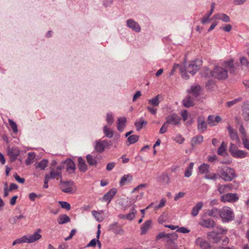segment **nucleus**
<instances>
[{
    "mask_svg": "<svg viewBox=\"0 0 249 249\" xmlns=\"http://www.w3.org/2000/svg\"><path fill=\"white\" fill-rule=\"evenodd\" d=\"M233 60L231 59L228 61H225L224 66L225 69L220 67H216L213 71H211L209 69H205L207 71L206 75H212L218 79H225L228 77V70L231 73H234L237 68L233 64Z\"/></svg>",
    "mask_w": 249,
    "mask_h": 249,
    "instance_id": "f257e3e1",
    "label": "nucleus"
},
{
    "mask_svg": "<svg viewBox=\"0 0 249 249\" xmlns=\"http://www.w3.org/2000/svg\"><path fill=\"white\" fill-rule=\"evenodd\" d=\"M219 178L225 181H231L236 178L234 170L230 167L226 166L219 169Z\"/></svg>",
    "mask_w": 249,
    "mask_h": 249,
    "instance_id": "f03ea898",
    "label": "nucleus"
},
{
    "mask_svg": "<svg viewBox=\"0 0 249 249\" xmlns=\"http://www.w3.org/2000/svg\"><path fill=\"white\" fill-rule=\"evenodd\" d=\"M234 213L231 209L229 207L225 206L221 209L220 217L224 222L231 221L234 219Z\"/></svg>",
    "mask_w": 249,
    "mask_h": 249,
    "instance_id": "7ed1b4c3",
    "label": "nucleus"
},
{
    "mask_svg": "<svg viewBox=\"0 0 249 249\" xmlns=\"http://www.w3.org/2000/svg\"><path fill=\"white\" fill-rule=\"evenodd\" d=\"M202 61L200 60L191 61L185 66V71L193 75L198 70L202 65Z\"/></svg>",
    "mask_w": 249,
    "mask_h": 249,
    "instance_id": "20e7f679",
    "label": "nucleus"
},
{
    "mask_svg": "<svg viewBox=\"0 0 249 249\" xmlns=\"http://www.w3.org/2000/svg\"><path fill=\"white\" fill-rule=\"evenodd\" d=\"M74 183L72 181L69 180L64 181L61 180L60 181V189L61 191L65 193L72 194L74 192L72 186Z\"/></svg>",
    "mask_w": 249,
    "mask_h": 249,
    "instance_id": "39448f33",
    "label": "nucleus"
},
{
    "mask_svg": "<svg viewBox=\"0 0 249 249\" xmlns=\"http://www.w3.org/2000/svg\"><path fill=\"white\" fill-rule=\"evenodd\" d=\"M238 199L239 196L236 193H227L220 196L221 201L224 203H233L237 201Z\"/></svg>",
    "mask_w": 249,
    "mask_h": 249,
    "instance_id": "423d86ee",
    "label": "nucleus"
},
{
    "mask_svg": "<svg viewBox=\"0 0 249 249\" xmlns=\"http://www.w3.org/2000/svg\"><path fill=\"white\" fill-rule=\"evenodd\" d=\"M165 119V122L168 124H171L173 125L179 124L181 121L180 117L175 113L168 115L166 117Z\"/></svg>",
    "mask_w": 249,
    "mask_h": 249,
    "instance_id": "0eeeda50",
    "label": "nucleus"
},
{
    "mask_svg": "<svg viewBox=\"0 0 249 249\" xmlns=\"http://www.w3.org/2000/svg\"><path fill=\"white\" fill-rule=\"evenodd\" d=\"M41 229H38L33 234H29L25 235L27 243H32L38 241L41 238L42 235L40 234Z\"/></svg>",
    "mask_w": 249,
    "mask_h": 249,
    "instance_id": "6e6552de",
    "label": "nucleus"
},
{
    "mask_svg": "<svg viewBox=\"0 0 249 249\" xmlns=\"http://www.w3.org/2000/svg\"><path fill=\"white\" fill-rule=\"evenodd\" d=\"M107 230L112 231L116 235H123L124 234V230L119 225L118 222H114L110 224L108 226Z\"/></svg>",
    "mask_w": 249,
    "mask_h": 249,
    "instance_id": "1a4fd4ad",
    "label": "nucleus"
},
{
    "mask_svg": "<svg viewBox=\"0 0 249 249\" xmlns=\"http://www.w3.org/2000/svg\"><path fill=\"white\" fill-rule=\"evenodd\" d=\"M20 154V150L17 147L9 148L7 150V154L9 156L11 161H15Z\"/></svg>",
    "mask_w": 249,
    "mask_h": 249,
    "instance_id": "9d476101",
    "label": "nucleus"
},
{
    "mask_svg": "<svg viewBox=\"0 0 249 249\" xmlns=\"http://www.w3.org/2000/svg\"><path fill=\"white\" fill-rule=\"evenodd\" d=\"M197 129L200 132L202 133L206 130L208 123L206 122L204 117L199 116L197 118Z\"/></svg>",
    "mask_w": 249,
    "mask_h": 249,
    "instance_id": "9b49d317",
    "label": "nucleus"
},
{
    "mask_svg": "<svg viewBox=\"0 0 249 249\" xmlns=\"http://www.w3.org/2000/svg\"><path fill=\"white\" fill-rule=\"evenodd\" d=\"M126 25L136 33H139L141 28L139 24L132 19H129L126 21Z\"/></svg>",
    "mask_w": 249,
    "mask_h": 249,
    "instance_id": "f8f14e48",
    "label": "nucleus"
},
{
    "mask_svg": "<svg viewBox=\"0 0 249 249\" xmlns=\"http://www.w3.org/2000/svg\"><path fill=\"white\" fill-rule=\"evenodd\" d=\"M196 244L201 249H210L211 248L210 244L208 241L200 237L196 240Z\"/></svg>",
    "mask_w": 249,
    "mask_h": 249,
    "instance_id": "ddd939ff",
    "label": "nucleus"
},
{
    "mask_svg": "<svg viewBox=\"0 0 249 249\" xmlns=\"http://www.w3.org/2000/svg\"><path fill=\"white\" fill-rule=\"evenodd\" d=\"M215 222L212 218L203 219L199 222V225L203 227L212 229L215 226Z\"/></svg>",
    "mask_w": 249,
    "mask_h": 249,
    "instance_id": "4468645a",
    "label": "nucleus"
},
{
    "mask_svg": "<svg viewBox=\"0 0 249 249\" xmlns=\"http://www.w3.org/2000/svg\"><path fill=\"white\" fill-rule=\"evenodd\" d=\"M196 97L189 94L182 100V104L186 107H193L195 105L194 101Z\"/></svg>",
    "mask_w": 249,
    "mask_h": 249,
    "instance_id": "2eb2a0df",
    "label": "nucleus"
},
{
    "mask_svg": "<svg viewBox=\"0 0 249 249\" xmlns=\"http://www.w3.org/2000/svg\"><path fill=\"white\" fill-rule=\"evenodd\" d=\"M116 193L117 189L114 188H112L103 196L101 200L107 202V203H109L111 201L113 196L116 195Z\"/></svg>",
    "mask_w": 249,
    "mask_h": 249,
    "instance_id": "dca6fc26",
    "label": "nucleus"
},
{
    "mask_svg": "<svg viewBox=\"0 0 249 249\" xmlns=\"http://www.w3.org/2000/svg\"><path fill=\"white\" fill-rule=\"evenodd\" d=\"M207 236L209 240L213 243H217L221 239V237L215 231L209 232Z\"/></svg>",
    "mask_w": 249,
    "mask_h": 249,
    "instance_id": "f3484780",
    "label": "nucleus"
},
{
    "mask_svg": "<svg viewBox=\"0 0 249 249\" xmlns=\"http://www.w3.org/2000/svg\"><path fill=\"white\" fill-rule=\"evenodd\" d=\"M63 168L62 166H58L57 167L56 170L52 169L50 171V174H49V177L50 179H54L56 177H62L61 170Z\"/></svg>",
    "mask_w": 249,
    "mask_h": 249,
    "instance_id": "a211bd4d",
    "label": "nucleus"
},
{
    "mask_svg": "<svg viewBox=\"0 0 249 249\" xmlns=\"http://www.w3.org/2000/svg\"><path fill=\"white\" fill-rule=\"evenodd\" d=\"M164 237L168 238L170 241H173L174 240H176L177 239L178 235L176 233H173L171 234L169 233L166 234L162 232L158 234L156 237V239L159 240Z\"/></svg>",
    "mask_w": 249,
    "mask_h": 249,
    "instance_id": "6ab92c4d",
    "label": "nucleus"
},
{
    "mask_svg": "<svg viewBox=\"0 0 249 249\" xmlns=\"http://www.w3.org/2000/svg\"><path fill=\"white\" fill-rule=\"evenodd\" d=\"M64 163L66 166V168L67 172H69L70 173H74L75 170V164L73 160L68 159Z\"/></svg>",
    "mask_w": 249,
    "mask_h": 249,
    "instance_id": "aec40b11",
    "label": "nucleus"
},
{
    "mask_svg": "<svg viewBox=\"0 0 249 249\" xmlns=\"http://www.w3.org/2000/svg\"><path fill=\"white\" fill-rule=\"evenodd\" d=\"M107 145L108 142L106 140L97 141L95 146V149L96 151L101 153L104 151L106 146Z\"/></svg>",
    "mask_w": 249,
    "mask_h": 249,
    "instance_id": "412c9836",
    "label": "nucleus"
},
{
    "mask_svg": "<svg viewBox=\"0 0 249 249\" xmlns=\"http://www.w3.org/2000/svg\"><path fill=\"white\" fill-rule=\"evenodd\" d=\"M200 89V87L198 85L192 86L190 89L187 90V92L190 95L197 98L199 95Z\"/></svg>",
    "mask_w": 249,
    "mask_h": 249,
    "instance_id": "4be33fe9",
    "label": "nucleus"
},
{
    "mask_svg": "<svg viewBox=\"0 0 249 249\" xmlns=\"http://www.w3.org/2000/svg\"><path fill=\"white\" fill-rule=\"evenodd\" d=\"M241 68L244 71H249V61L245 57H241L239 59Z\"/></svg>",
    "mask_w": 249,
    "mask_h": 249,
    "instance_id": "5701e85b",
    "label": "nucleus"
},
{
    "mask_svg": "<svg viewBox=\"0 0 249 249\" xmlns=\"http://www.w3.org/2000/svg\"><path fill=\"white\" fill-rule=\"evenodd\" d=\"M126 123V119L125 117H121L118 118L117 120V129L119 131L122 132L125 126Z\"/></svg>",
    "mask_w": 249,
    "mask_h": 249,
    "instance_id": "b1692460",
    "label": "nucleus"
},
{
    "mask_svg": "<svg viewBox=\"0 0 249 249\" xmlns=\"http://www.w3.org/2000/svg\"><path fill=\"white\" fill-rule=\"evenodd\" d=\"M227 129L229 131L231 139L232 141H234L236 142H238L239 141V139L237 132L230 125H229L227 127Z\"/></svg>",
    "mask_w": 249,
    "mask_h": 249,
    "instance_id": "393cba45",
    "label": "nucleus"
},
{
    "mask_svg": "<svg viewBox=\"0 0 249 249\" xmlns=\"http://www.w3.org/2000/svg\"><path fill=\"white\" fill-rule=\"evenodd\" d=\"M243 116L246 121H249V102H246L244 103Z\"/></svg>",
    "mask_w": 249,
    "mask_h": 249,
    "instance_id": "a878e982",
    "label": "nucleus"
},
{
    "mask_svg": "<svg viewBox=\"0 0 249 249\" xmlns=\"http://www.w3.org/2000/svg\"><path fill=\"white\" fill-rule=\"evenodd\" d=\"M221 213V209H219L217 208H213L211 210L208 211V214L212 217L215 218H218L220 217Z\"/></svg>",
    "mask_w": 249,
    "mask_h": 249,
    "instance_id": "bb28decb",
    "label": "nucleus"
},
{
    "mask_svg": "<svg viewBox=\"0 0 249 249\" xmlns=\"http://www.w3.org/2000/svg\"><path fill=\"white\" fill-rule=\"evenodd\" d=\"M132 179V176L130 174L124 175L122 177L120 181V185L121 186H124L130 182Z\"/></svg>",
    "mask_w": 249,
    "mask_h": 249,
    "instance_id": "cd10ccee",
    "label": "nucleus"
},
{
    "mask_svg": "<svg viewBox=\"0 0 249 249\" xmlns=\"http://www.w3.org/2000/svg\"><path fill=\"white\" fill-rule=\"evenodd\" d=\"M151 221L150 220H148L146 221L141 226V234L142 235L145 234L147 231L150 229Z\"/></svg>",
    "mask_w": 249,
    "mask_h": 249,
    "instance_id": "c85d7f7f",
    "label": "nucleus"
},
{
    "mask_svg": "<svg viewBox=\"0 0 249 249\" xmlns=\"http://www.w3.org/2000/svg\"><path fill=\"white\" fill-rule=\"evenodd\" d=\"M203 141V137L201 135H197L193 137L191 141V144L193 148L195 145L201 144Z\"/></svg>",
    "mask_w": 249,
    "mask_h": 249,
    "instance_id": "c756f323",
    "label": "nucleus"
},
{
    "mask_svg": "<svg viewBox=\"0 0 249 249\" xmlns=\"http://www.w3.org/2000/svg\"><path fill=\"white\" fill-rule=\"evenodd\" d=\"M213 18L216 19L221 20L223 22L226 23L230 21V18L229 17L224 13H218L217 14H216L214 15Z\"/></svg>",
    "mask_w": 249,
    "mask_h": 249,
    "instance_id": "7c9ffc66",
    "label": "nucleus"
},
{
    "mask_svg": "<svg viewBox=\"0 0 249 249\" xmlns=\"http://www.w3.org/2000/svg\"><path fill=\"white\" fill-rule=\"evenodd\" d=\"M215 6V3H212L211 6V9L209 13L207 14L202 19H201V23L202 24H205L207 22L209 21L210 20L209 19V18L211 15L213 14Z\"/></svg>",
    "mask_w": 249,
    "mask_h": 249,
    "instance_id": "2f4dec72",
    "label": "nucleus"
},
{
    "mask_svg": "<svg viewBox=\"0 0 249 249\" xmlns=\"http://www.w3.org/2000/svg\"><path fill=\"white\" fill-rule=\"evenodd\" d=\"M57 221L60 225L64 224L70 221V218L65 214H60L57 218Z\"/></svg>",
    "mask_w": 249,
    "mask_h": 249,
    "instance_id": "473e14b6",
    "label": "nucleus"
},
{
    "mask_svg": "<svg viewBox=\"0 0 249 249\" xmlns=\"http://www.w3.org/2000/svg\"><path fill=\"white\" fill-rule=\"evenodd\" d=\"M203 206L202 202H198L192 209L191 214L193 216H196L199 213L200 210H201Z\"/></svg>",
    "mask_w": 249,
    "mask_h": 249,
    "instance_id": "72a5a7b5",
    "label": "nucleus"
},
{
    "mask_svg": "<svg viewBox=\"0 0 249 249\" xmlns=\"http://www.w3.org/2000/svg\"><path fill=\"white\" fill-rule=\"evenodd\" d=\"M78 168L80 171L85 172L87 170V165L85 160L80 157L78 158Z\"/></svg>",
    "mask_w": 249,
    "mask_h": 249,
    "instance_id": "f704fd0d",
    "label": "nucleus"
},
{
    "mask_svg": "<svg viewBox=\"0 0 249 249\" xmlns=\"http://www.w3.org/2000/svg\"><path fill=\"white\" fill-rule=\"evenodd\" d=\"M157 181L167 184L170 181V178L168 175L166 173H162L157 177Z\"/></svg>",
    "mask_w": 249,
    "mask_h": 249,
    "instance_id": "c9c22d12",
    "label": "nucleus"
},
{
    "mask_svg": "<svg viewBox=\"0 0 249 249\" xmlns=\"http://www.w3.org/2000/svg\"><path fill=\"white\" fill-rule=\"evenodd\" d=\"M199 172L201 174H207L210 171V165L207 163H203L198 167Z\"/></svg>",
    "mask_w": 249,
    "mask_h": 249,
    "instance_id": "e433bc0d",
    "label": "nucleus"
},
{
    "mask_svg": "<svg viewBox=\"0 0 249 249\" xmlns=\"http://www.w3.org/2000/svg\"><path fill=\"white\" fill-rule=\"evenodd\" d=\"M86 159L89 164L90 166H96L97 163L96 158L92 155L88 154L86 156Z\"/></svg>",
    "mask_w": 249,
    "mask_h": 249,
    "instance_id": "4c0bfd02",
    "label": "nucleus"
},
{
    "mask_svg": "<svg viewBox=\"0 0 249 249\" xmlns=\"http://www.w3.org/2000/svg\"><path fill=\"white\" fill-rule=\"evenodd\" d=\"M247 155V152L246 151L238 149L234 154L233 153L232 156L236 158L242 159L245 158Z\"/></svg>",
    "mask_w": 249,
    "mask_h": 249,
    "instance_id": "58836bf2",
    "label": "nucleus"
},
{
    "mask_svg": "<svg viewBox=\"0 0 249 249\" xmlns=\"http://www.w3.org/2000/svg\"><path fill=\"white\" fill-rule=\"evenodd\" d=\"M226 148L227 144H225L224 142H223L220 146L218 149L217 154L221 156H224L227 154Z\"/></svg>",
    "mask_w": 249,
    "mask_h": 249,
    "instance_id": "ea45409f",
    "label": "nucleus"
},
{
    "mask_svg": "<svg viewBox=\"0 0 249 249\" xmlns=\"http://www.w3.org/2000/svg\"><path fill=\"white\" fill-rule=\"evenodd\" d=\"M146 124L147 122L144 121L142 118H141L140 120L136 121L135 122V125L138 131H140L142 128L143 125H146Z\"/></svg>",
    "mask_w": 249,
    "mask_h": 249,
    "instance_id": "a19ab883",
    "label": "nucleus"
},
{
    "mask_svg": "<svg viewBox=\"0 0 249 249\" xmlns=\"http://www.w3.org/2000/svg\"><path fill=\"white\" fill-rule=\"evenodd\" d=\"M160 95H158L154 98L149 99L148 100V103L154 107H158L160 104Z\"/></svg>",
    "mask_w": 249,
    "mask_h": 249,
    "instance_id": "79ce46f5",
    "label": "nucleus"
},
{
    "mask_svg": "<svg viewBox=\"0 0 249 249\" xmlns=\"http://www.w3.org/2000/svg\"><path fill=\"white\" fill-rule=\"evenodd\" d=\"M194 165V162H190L188 167L186 168L184 173V176L185 177L189 178L191 176Z\"/></svg>",
    "mask_w": 249,
    "mask_h": 249,
    "instance_id": "37998d69",
    "label": "nucleus"
},
{
    "mask_svg": "<svg viewBox=\"0 0 249 249\" xmlns=\"http://www.w3.org/2000/svg\"><path fill=\"white\" fill-rule=\"evenodd\" d=\"M103 132L105 135L108 138H111L113 136V131L110 128L107 127V125H105L103 127Z\"/></svg>",
    "mask_w": 249,
    "mask_h": 249,
    "instance_id": "c03bdc74",
    "label": "nucleus"
},
{
    "mask_svg": "<svg viewBox=\"0 0 249 249\" xmlns=\"http://www.w3.org/2000/svg\"><path fill=\"white\" fill-rule=\"evenodd\" d=\"M36 154L34 152H29L28 154V157L25 160V163L26 165L31 164L35 158Z\"/></svg>",
    "mask_w": 249,
    "mask_h": 249,
    "instance_id": "a18cd8bd",
    "label": "nucleus"
},
{
    "mask_svg": "<svg viewBox=\"0 0 249 249\" xmlns=\"http://www.w3.org/2000/svg\"><path fill=\"white\" fill-rule=\"evenodd\" d=\"M103 212L102 211H92L91 212L93 216L95 218V219L100 222L103 220V218L100 216L101 214Z\"/></svg>",
    "mask_w": 249,
    "mask_h": 249,
    "instance_id": "49530a36",
    "label": "nucleus"
},
{
    "mask_svg": "<svg viewBox=\"0 0 249 249\" xmlns=\"http://www.w3.org/2000/svg\"><path fill=\"white\" fill-rule=\"evenodd\" d=\"M136 213V210L134 207H132L130 209V213L125 215L126 219H129L130 220H133L135 218Z\"/></svg>",
    "mask_w": 249,
    "mask_h": 249,
    "instance_id": "de8ad7c7",
    "label": "nucleus"
},
{
    "mask_svg": "<svg viewBox=\"0 0 249 249\" xmlns=\"http://www.w3.org/2000/svg\"><path fill=\"white\" fill-rule=\"evenodd\" d=\"M48 163V160H47L43 159L38 163L36 168H40L41 170H43L47 167Z\"/></svg>",
    "mask_w": 249,
    "mask_h": 249,
    "instance_id": "09e8293b",
    "label": "nucleus"
},
{
    "mask_svg": "<svg viewBox=\"0 0 249 249\" xmlns=\"http://www.w3.org/2000/svg\"><path fill=\"white\" fill-rule=\"evenodd\" d=\"M139 138V136L136 135H131L128 137L127 141L130 144H133L138 141Z\"/></svg>",
    "mask_w": 249,
    "mask_h": 249,
    "instance_id": "8fccbe9b",
    "label": "nucleus"
},
{
    "mask_svg": "<svg viewBox=\"0 0 249 249\" xmlns=\"http://www.w3.org/2000/svg\"><path fill=\"white\" fill-rule=\"evenodd\" d=\"M106 121L108 125H111L114 122V117L111 113H108L107 114Z\"/></svg>",
    "mask_w": 249,
    "mask_h": 249,
    "instance_id": "3c124183",
    "label": "nucleus"
},
{
    "mask_svg": "<svg viewBox=\"0 0 249 249\" xmlns=\"http://www.w3.org/2000/svg\"><path fill=\"white\" fill-rule=\"evenodd\" d=\"M179 71L183 78L185 79H188L189 78V76L187 73L188 72L187 71H185V68L183 67H180Z\"/></svg>",
    "mask_w": 249,
    "mask_h": 249,
    "instance_id": "603ef678",
    "label": "nucleus"
},
{
    "mask_svg": "<svg viewBox=\"0 0 249 249\" xmlns=\"http://www.w3.org/2000/svg\"><path fill=\"white\" fill-rule=\"evenodd\" d=\"M242 99L241 97L237 98L236 99H234L232 101L228 102L227 103V106L228 107H231L235 104L242 101Z\"/></svg>",
    "mask_w": 249,
    "mask_h": 249,
    "instance_id": "864d4df0",
    "label": "nucleus"
},
{
    "mask_svg": "<svg viewBox=\"0 0 249 249\" xmlns=\"http://www.w3.org/2000/svg\"><path fill=\"white\" fill-rule=\"evenodd\" d=\"M8 122L9 123V125L11 126V128L12 129L13 132L15 133H17L18 132V128L16 123L11 119H9Z\"/></svg>",
    "mask_w": 249,
    "mask_h": 249,
    "instance_id": "5fc2aeb1",
    "label": "nucleus"
},
{
    "mask_svg": "<svg viewBox=\"0 0 249 249\" xmlns=\"http://www.w3.org/2000/svg\"><path fill=\"white\" fill-rule=\"evenodd\" d=\"M207 123L211 126L215 125L216 124L214 121V116L213 115H209L208 117Z\"/></svg>",
    "mask_w": 249,
    "mask_h": 249,
    "instance_id": "6e6d98bb",
    "label": "nucleus"
},
{
    "mask_svg": "<svg viewBox=\"0 0 249 249\" xmlns=\"http://www.w3.org/2000/svg\"><path fill=\"white\" fill-rule=\"evenodd\" d=\"M217 190L220 194L227 192L225 184H218L217 186Z\"/></svg>",
    "mask_w": 249,
    "mask_h": 249,
    "instance_id": "4d7b16f0",
    "label": "nucleus"
},
{
    "mask_svg": "<svg viewBox=\"0 0 249 249\" xmlns=\"http://www.w3.org/2000/svg\"><path fill=\"white\" fill-rule=\"evenodd\" d=\"M26 243V237H25V236H23L22 237L19 238H18V239H17L16 240H15L12 243V245L13 246H14L17 244H21V243Z\"/></svg>",
    "mask_w": 249,
    "mask_h": 249,
    "instance_id": "13d9d810",
    "label": "nucleus"
},
{
    "mask_svg": "<svg viewBox=\"0 0 249 249\" xmlns=\"http://www.w3.org/2000/svg\"><path fill=\"white\" fill-rule=\"evenodd\" d=\"M174 140L179 144L182 143L184 141V138L180 134H177Z\"/></svg>",
    "mask_w": 249,
    "mask_h": 249,
    "instance_id": "bf43d9fd",
    "label": "nucleus"
},
{
    "mask_svg": "<svg viewBox=\"0 0 249 249\" xmlns=\"http://www.w3.org/2000/svg\"><path fill=\"white\" fill-rule=\"evenodd\" d=\"M204 178L208 179L215 180L218 178V177L217 175L215 173H210L209 174L205 175Z\"/></svg>",
    "mask_w": 249,
    "mask_h": 249,
    "instance_id": "052dcab7",
    "label": "nucleus"
},
{
    "mask_svg": "<svg viewBox=\"0 0 249 249\" xmlns=\"http://www.w3.org/2000/svg\"><path fill=\"white\" fill-rule=\"evenodd\" d=\"M59 203L61 205V207L63 209H65L67 210H70L71 209V205L70 204L66 202V201H59Z\"/></svg>",
    "mask_w": 249,
    "mask_h": 249,
    "instance_id": "680f3d73",
    "label": "nucleus"
},
{
    "mask_svg": "<svg viewBox=\"0 0 249 249\" xmlns=\"http://www.w3.org/2000/svg\"><path fill=\"white\" fill-rule=\"evenodd\" d=\"M24 218H25V217L23 215H19L18 216H14L12 218V221L11 223L13 224H15L16 223H17L19 222V220L20 219Z\"/></svg>",
    "mask_w": 249,
    "mask_h": 249,
    "instance_id": "e2e57ef3",
    "label": "nucleus"
},
{
    "mask_svg": "<svg viewBox=\"0 0 249 249\" xmlns=\"http://www.w3.org/2000/svg\"><path fill=\"white\" fill-rule=\"evenodd\" d=\"M242 139L244 147L249 150V139L247 137H242Z\"/></svg>",
    "mask_w": 249,
    "mask_h": 249,
    "instance_id": "0e129e2a",
    "label": "nucleus"
},
{
    "mask_svg": "<svg viewBox=\"0 0 249 249\" xmlns=\"http://www.w3.org/2000/svg\"><path fill=\"white\" fill-rule=\"evenodd\" d=\"M168 125V124L166 122H164L162 124V126L160 128L159 133L160 134H163L166 132L167 130Z\"/></svg>",
    "mask_w": 249,
    "mask_h": 249,
    "instance_id": "69168bd1",
    "label": "nucleus"
},
{
    "mask_svg": "<svg viewBox=\"0 0 249 249\" xmlns=\"http://www.w3.org/2000/svg\"><path fill=\"white\" fill-rule=\"evenodd\" d=\"M216 230H217V231L216 232L219 235V234H224L226 233L227 230L223 228L221 226H217L216 228Z\"/></svg>",
    "mask_w": 249,
    "mask_h": 249,
    "instance_id": "338daca9",
    "label": "nucleus"
},
{
    "mask_svg": "<svg viewBox=\"0 0 249 249\" xmlns=\"http://www.w3.org/2000/svg\"><path fill=\"white\" fill-rule=\"evenodd\" d=\"M206 87L210 90H213L214 87V83L213 80H209L206 84Z\"/></svg>",
    "mask_w": 249,
    "mask_h": 249,
    "instance_id": "774afa93",
    "label": "nucleus"
}]
</instances>
